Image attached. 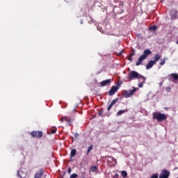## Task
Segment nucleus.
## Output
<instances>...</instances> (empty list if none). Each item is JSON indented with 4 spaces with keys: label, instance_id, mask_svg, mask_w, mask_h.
Segmentation results:
<instances>
[{
    "label": "nucleus",
    "instance_id": "30",
    "mask_svg": "<svg viewBox=\"0 0 178 178\" xmlns=\"http://www.w3.org/2000/svg\"><path fill=\"white\" fill-rule=\"evenodd\" d=\"M151 178H158V174H153Z\"/></svg>",
    "mask_w": 178,
    "mask_h": 178
},
{
    "label": "nucleus",
    "instance_id": "33",
    "mask_svg": "<svg viewBox=\"0 0 178 178\" xmlns=\"http://www.w3.org/2000/svg\"><path fill=\"white\" fill-rule=\"evenodd\" d=\"M123 52H124V51H121V52L120 53V55H122V54H123Z\"/></svg>",
    "mask_w": 178,
    "mask_h": 178
},
{
    "label": "nucleus",
    "instance_id": "29",
    "mask_svg": "<svg viewBox=\"0 0 178 178\" xmlns=\"http://www.w3.org/2000/svg\"><path fill=\"white\" fill-rule=\"evenodd\" d=\"M172 90V88H170V87H167L166 88H165V90L167 91V92H170V90Z\"/></svg>",
    "mask_w": 178,
    "mask_h": 178
},
{
    "label": "nucleus",
    "instance_id": "14",
    "mask_svg": "<svg viewBox=\"0 0 178 178\" xmlns=\"http://www.w3.org/2000/svg\"><path fill=\"white\" fill-rule=\"evenodd\" d=\"M127 112H129V110L125 109V110H120L117 113V116H121V115H123V113H126Z\"/></svg>",
    "mask_w": 178,
    "mask_h": 178
},
{
    "label": "nucleus",
    "instance_id": "16",
    "mask_svg": "<svg viewBox=\"0 0 178 178\" xmlns=\"http://www.w3.org/2000/svg\"><path fill=\"white\" fill-rule=\"evenodd\" d=\"M161 58V56L159 55V54H156L154 57L153 58L154 60L153 62H155V63H156V62H158V60Z\"/></svg>",
    "mask_w": 178,
    "mask_h": 178
},
{
    "label": "nucleus",
    "instance_id": "9",
    "mask_svg": "<svg viewBox=\"0 0 178 178\" xmlns=\"http://www.w3.org/2000/svg\"><path fill=\"white\" fill-rule=\"evenodd\" d=\"M43 175H44V169L42 168L35 173L34 178H42Z\"/></svg>",
    "mask_w": 178,
    "mask_h": 178
},
{
    "label": "nucleus",
    "instance_id": "25",
    "mask_svg": "<svg viewBox=\"0 0 178 178\" xmlns=\"http://www.w3.org/2000/svg\"><path fill=\"white\" fill-rule=\"evenodd\" d=\"M141 77H145V76H143L141 75V74H139V77H138V81H140V83H141V81H143V78H141Z\"/></svg>",
    "mask_w": 178,
    "mask_h": 178
},
{
    "label": "nucleus",
    "instance_id": "34",
    "mask_svg": "<svg viewBox=\"0 0 178 178\" xmlns=\"http://www.w3.org/2000/svg\"><path fill=\"white\" fill-rule=\"evenodd\" d=\"M115 176L118 177L119 175L118 174H116Z\"/></svg>",
    "mask_w": 178,
    "mask_h": 178
},
{
    "label": "nucleus",
    "instance_id": "3",
    "mask_svg": "<svg viewBox=\"0 0 178 178\" xmlns=\"http://www.w3.org/2000/svg\"><path fill=\"white\" fill-rule=\"evenodd\" d=\"M136 91H137V88H135L133 90H125L122 93V97H124V98H130Z\"/></svg>",
    "mask_w": 178,
    "mask_h": 178
},
{
    "label": "nucleus",
    "instance_id": "19",
    "mask_svg": "<svg viewBox=\"0 0 178 178\" xmlns=\"http://www.w3.org/2000/svg\"><path fill=\"white\" fill-rule=\"evenodd\" d=\"M92 148H93V146L92 145H91L90 146H89L88 147V151H87V155H88L90 154V152H91V151H92Z\"/></svg>",
    "mask_w": 178,
    "mask_h": 178
},
{
    "label": "nucleus",
    "instance_id": "10",
    "mask_svg": "<svg viewBox=\"0 0 178 178\" xmlns=\"http://www.w3.org/2000/svg\"><path fill=\"white\" fill-rule=\"evenodd\" d=\"M108 84H111V79H106V80L102 81L100 83L101 87H105V86H108Z\"/></svg>",
    "mask_w": 178,
    "mask_h": 178
},
{
    "label": "nucleus",
    "instance_id": "31",
    "mask_svg": "<svg viewBox=\"0 0 178 178\" xmlns=\"http://www.w3.org/2000/svg\"><path fill=\"white\" fill-rule=\"evenodd\" d=\"M67 172H68V173H71V172H72V168H69Z\"/></svg>",
    "mask_w": 178,
    "mask_h": 178
},
{
    "label": "nucleus",
    "instance_id": "21",
    "mask_svg": "<svg viewBox=\"0 0 178 178\" xmlns=\"http://www.w3.org/2000/svg\"><path fill=\"white\" fill-rule=\"evenodd\" d=\"M121 175H122V177H124V178L127 177V172H126V171H122Z\"/></svg>",
    "mask_w": 178,
    "mask_h": 178
},
{
    "label": "nucleus",
    "instance_id": "20",
    "mask_svg": "<svg viewBox=\"0 0 178 178\" xmlns=\"http://www.w3.org/2000/svg\"><path fill=\"white\" fill-rule=\"evenodd\" d=\"M17 176L19 178H26V174L20 175V171H18Z\"/></svg>",
    "mask_w": 178,
    "mask_h": 178
},
{
    "label": "nucleus",
    "instance_id": "24",
    "mask_svg": "<svg viewBox=\"0 0 178 178\" xmlns=\"http://www.w3.org/2000/svg\"><path fill=\"white\" fill-rule=\"evenodd\" d=\"M79 177V175H77V174L74 173L72 175H71L70 178H77Z\"/></svg>",
    "mask_w": 178,
    "mask_h": 178
},
{
    "label": "nucleus",
    "instance_id": "18",
    "mask_svg": "<svg viewBox=\"0 0 178 178\" xmlns=\"http://www.w3.org/2000/svg\"><path fill=\"white\" fill-rule=\"evenodd\" d=\"M76 149H73L72 151H71V157L73 158V156H76Z\"/></svg>",
    "mask_w": 178,
    "mask_h": 178
},
{
    "label": "nucleus",
    "instance_id": "11",
    "mask_svg": "<svg viewBox=\"0 0 178 178\" xmlns=\"http://www.w3.org/2000/svg\"><path fill=\"white\" fill-rule=\"evenodd\" d=\"M118 99L116 98L115 99H113L111 103L109 104V106L107 108V111H111V109H112V106H113V105H115V104H116V102H118Z\"/></svg>",
    "mask_w": 178,
    "mask_h": 178
},
{
    "label": "nucleus",
    "instance_id": "2",
    "mask_svg": "<svg viewBox=\"0 0 178 178\" xmlns=\"http://www.w3.org/2000/svg\"><path fill=\"white\" fill-rule=\"evenodd\" d=\"M153 119L157 120V122H163L168 119V116L161 113H153Z\"/></svg>",
    "mask_w": 178,
    "mask_h": 178
},
{
    "label": "nucleus",
    "instance_id": "7",
    "mask_svg": "<svg viewBox=\"0 0 178 178\" xmlns=\"http://www.w3.org/2000/svg\"><path fill=\"white\" fill-rule=\"evenodd\" d=\"M118 90H119V87L116 86H113L111 87V88L110 89V90L108 91V95L112 97V95H113L115 94V92H116V91H118Z\"/></svg>",
    "mask_w": 178,
    "mask_h": 178
},
{
    "label": "nucleus",
    "instance_id": "12",
    "mask_svg": "<svg viewBox=\"0 0 178 178\" xmlns=\"http://www.w3.org/2000/svg\"><path fill=\"white\" fill-rule=\"evenodd\" d=\"M155 61L154 60H150L146 65V69L147 70L151 69V67H152V66H154V65H155Z\"/></svg>",
    "mask_w": 178,
    "mask_h": 178
},
{
    "label": "nucleus",
    "instance_id": "4",
    "mask_svg": "<svg viewBox=\"0 0 178 178\" xmlns=\"http://www.w3.org/2000/svg\"><path fill=\"white\" fill-rule=\"evenodd\" d=\"M140 74L136 71H131L128 74V79L129 80H136V79H138Z\"/></svg>",
    "mask_w": 178,
    "mask_h": 178
},
{
    "label": "nucleus",
    "instance_id": "32",
    "mask_svg": "<svg viewBox=\"0 0 178 178\" xmlns=\"http://www.w3.org/2000/svg\"><path fill=\"white\" fill-rule=\"evenodd\" d=\"M74 137H76V138L79 137V134H77V133L74 134Z\"/></svg>",
    "mask_w": 178,
    "mask_h": 178
},
{
    "label": "nucleus",
    "instance_id": "22",
    "mask_svg": "<svg viewBox=\"0 0 178 178\" xmlns=\"http://www.w3.org/2000/svg\"><path fill=\"white\" fill-rule=\"evenodd\" d=\"M165 63H166V60H165V58H163V59L159 63V65H161V66H163V65H165Z\"/></svg>",
    "mask_w": 178,
    "mask_h": 178
},
{
    "label": "nucleus",
    "instance_id": "6",
    "mask_svg": "<svg viewBox=\"0 0 178 178\" xmlns=\"http://www.w3.org/2000/svg\"><path fill=\"white\" fill-rule=\"evenodd\" d=\"M169 176H170V172L166 169H163L159 175V178H169Z\"/></svg>",
    "mask_w": 178,
    "mask_h": 178
},
{
    "label": "nucleus",
    "instance_id": "5",
    "mask_svg": "<svg viewBox=\"0 0 178 178\" xmlns=\"http://www.w3.org/2000/svg\"><path fill=\"white\" fill-rule=\"evenodd\" d=\"M30 134L35 138H41L42 137V131H33Z\"/></svg>",
    "mask_w": 178,
    "mask_h": 178
},
{
    "label": "nucleus",
    "instance_id": "23",
    "mask_svg": "<svg viewBox=\"0 0 178 178\" xmlns=\"http://www.w3.org/2000/svg\"><path fill=\"white\" fill-rule=\"evenodd\" d=\"M56 130H57L56 128H53V129L51 130L50 133H51V134H55V133H56Z\"/></svg>",
    "mask_w": 178,
    "mask_h": 178
},
{
    "label": "nucleus",
    "instance_id": "27",
    "mask_svg": "<svg viewBox=\"0 0 178 178\" xmlns=\"http://www.w3.org/2000/svg\"><path fill=\"white\" fill-rule=\"evenodd\" d=\"M136 55V51H134V50H132V51L131 52L129 56H134Z\"/></svg>",
    "mask_w": 178,
    "mask_h": 178
},
{
    "label": "nucleus",
    "instance_id": "35",
    "mask_svg": "<svg viewBox=\"0 0 178 178\" xmlns=\"http://www.w3.org/2000/svg\"><path fill=\"white\" fill-rule=\"evenodd\" d=\"M155 29H156V26H154V30H155Z\"/></svg>",
    "mask_w": 178,
    "mask_h": 178
},
{
    "label": "nucleus",
    "instance_id": "8",
    "mask_svg": "<svg viewBox=\"0 0 178 178\" xmlns=\"http://www.w3.org/2000/svg\"><path fill=\"white\" fill-rule=\"evenodd\" d=\"M60 120L62 123H63V122H66L67 124H70L72 123V119L70 118V117H63Z\"/></svg>",
    "mask_w": 178,
    "mask_h": 178
},
{
    "label": "nucleus",
    "instance_id": "17",
    "mask_svg": "<svg viewBox=\"0 0 178 178\" xmlns=\"http://www.w3.org/2000/svg\"><path fill=\"white\" fill-rule=\"evenodd\" d=\"M97 170H98V167H97V165H93L90 168V172H97Z\"/></svg>",
    "mask_w": 178,
    "mask_h": 178
},
{
    "label": "nucleus",
    "instance_id": "1",
    "mask_svg": "<svg viewBox=\"0 0 178 178\" xmlns=\"http://www.w3.org/2000/svg\"><path fill=\"white\" fill-rule=\"evenodd\" d=\"M151 54H152V51H151V50L148 49L144 50L143 54L139 57L138 61L136 62V65L140 66V65H141V62H143V60H144L145 59H147V58H148V56H149Z\"/></svg>",
    "mask_w": 178,
    "mask_h": 178
},
{
    "label": "nucleus",
    "instance_id": "36",
    "mask_svg": "<svg viewBox=\"0 0 178 178\" xmlns=\"http://www.w3.org/2000/svg\"><path fill=\"white\" fill-rule=\"evenodd\" d=\"M177 45H178V40L177 41Z\"/></svg>",
    "mask_w": 178,
    "mask_h": 178
},
{
    "label": "nucleus",
    "instance_id": "15",
    "mask_svg": "<svg viewBox=\"0 0 178 178\" xmlns=\"http://www.w3.org/2000/svg\"><path fill=\"white\" fill-rule=\"evenodd\" d=\"M141 79H143V81L138 83L139 88H143V86L145 84V80H146L145 77H141Z\"/></svg>",
    "mask_w": 178,
    "mask_h": 178
},
{
    "label": "nucleus",
    "instance_id": "28",
    "mask_svg": "<svg viewBox=\"0 0 178 178\" xmlns=\"http://www.w3.org/2000/svg\"><path fill=\"white\" fill-rule=\"evenodd\" d=\"M127 59H128V60H130V62H133V57L132 56H128Z\"/></svg>",
    "mask_w": 178,
    "mask_h": 178
},
{
    "label": "nucleus",
    "instance_id": "26",
    "mask_svg": "<svg viewBox=\"0 0 178 178\" xmlns=\"http://www.w3.org/2000/svg\"><path fill=\"white\" fill-rule=\"evenodd\" d=\"M102 113H104V109L102 108L99 111V116H102Z\"/></svg>",
    "mask_w": 178,
    "mask_h": 178
},
{
    "label": "nucleus",
    "instance_id": "13",
    "mask_svg": "<svg viewBox=\"0 0 178 178\" xmlns=\"http://www.w3.org/2000/svg\"><path fill=\"white\" fill-rule=\"evenodd\" d=\"M169 76H170L169 80H172V79H173V80H175V81L178 80V74H177L172 73V74H170Z\"/></svg>",
    "mask_w": 178,
    "mask_h": 178
}]
</instances>
